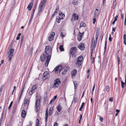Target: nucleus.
I'll use <instances>...</instances> for the list:
<instances>
[{
	"label": "nucleus",
	"instance_id": "19",
	"mask_svg": "<svg viewBox=\"0 0 126 126\" xmlns=\"http://www.w3.org/2000/svg\"><path fill=\"white\" fill-rule=\"evenodd\" d=\"M77 72V70L76 69H74L73 71L71 72V74L72 76V78L73 79L75 76Z\"/></svg>",
	"mask_w": 126,
	"mask_h": 126
},
{
	"label": "nucleus",
	"instance_id": "21",
	"mask_svg": "<svg viewBox=\"0 0 126 126\" xmlns=\"http://www.w3.org/2000/svg\"><path fill=\"white\" fill-rule=\"evenodd\" d=\"M33 4L32 2H31L29 4L27 8L29 10H30L32 8Z\"/></svg>",
	"mask_w": 126,
	"mask_h": 126
},
{
	"label": "nucleus",
	"instance_id": "58",
	"mask_svg": "<svg viewBox=\"0 0 126 126\" xmlns=\"http://www.w3.org/2000/svg\"><path fill=\"white\" fill-rule=\"evenodd\" d=\"M113 98L111 97L109 98V101H113Z\"/></svg>",
	"mask_w": 126,
	"mask_h": 126
},
{
	"label": "nucleus",
	"instance_id": "54",
	"mask_svg": "<svg viewBox=\"0 0 126 126\" xmlns=\"http://www.w3.org/2000/svg\"><path fill=\"white\" fill-rule=\"evenodd\" d=\"M54 100H55L54 99H52L50 102L49 104H51V103L53 102H54Z\"/></svg>",
	"mask_w": 126,
	"mask_h": 126
},
{
	"label": "nucleus",
	"instance_id": "64",
	"mask_svg": "<svg viewBox=\"0 0 126 126\" xmlns=\"http://www.w3.org/2000/svg\"><path fill=\"white\" fill-rule=\"evenodd\" d=\"M124 43L125 45H126V40H124Z\"/></svg>",
	"mask_w": 126,
	"mask_h": 126
},
{
	"label": "nucleus",
	"instance_id": "30",
	"mask_svg": "<svg viewBox=\"0 0 126 126\" xmlns=\"http://www.w3.org/2000/svg\"><path fill=\"white\" fill-rule=\"evenodd\" d=\"M59 49L62 51H64V48L63 47V46L62 45H60V46Z\"/></svg>",
	"mask_w": 126,
	"mask_h": 126
},
{
	"label": "nucleus",
	"instance_id": "39",
	"mask_svg": "<svg viewBox=\"0 0 126 126\" xmlns=\"http://www.w3.org/2000/svg\"><path fill=\"white\" fill-rule=\"evenodd\" d=\"M57 12L56 11H55L52 14L51 16V18H52L55 15V14L57 13Z\"/></svg>",
	"mask_w": 126,
	"mask_h": 126
},
{
	"label": "nucleus",
	"instance_id": "38",
	"mask_svg": "<svg viewBox=\"0 0 126 126\" xmlns=\"http://www.w3.org/2000/svg\"><path fill=\"white\" fill-rule=\"evenodd\" d=\"M16 107H14L13 110L12 111L13 113H14L16 112Z\"/></svg>",
	"mask_w": 126,
	"mask_h": 126
},
{
	"label": "nucleus",
	"instance_id": "59",
	"mask_svg": "<svg viewBox=\"0 0 126 126\" xmlns=\"http://www.w3.org/2000/svg\"><path fill=\"white\" fill-rule=\"evenodd\" d=\"M35 10H33V11H32V16H33V15H34V12L35 11Z\"/></svg>",
	"mask_w": 126,
	"mask_h": 126
},
{
	"label": "nucleus",
	"instance_id": "16",
	"mask_svg": "<svg viewBox=\"0 0 126 126\" xmlns=\"http://www.w3.org/2000/svg\"><path fill=\"white\" fill-rule=\"evenodd\" d=\"M94 17H96L98 15L99 13V12L98 10L96 8L94 10Z\"/></svg>",
	"mask_w": 126,
	"mask_h": 126
},
{
	"label": "nucleus",
	"instance_id": "29",
	"mask_svg": "<svg viewBox=\"0 0 126 126\" xmlns=\"http://www.w3.org/2000/svg\"><path fill=\"white\" fill-rule=\"evenodd\" d=\"M53 110V108H50L49 110V111H48V112H49V115H51V114H52V111Z\"/></svg>",
	"mask_w": 126,
	"mask_h": 126
},
{
	"label": "nucleus",
	"instance_id": "48",
	"mask_svg": "<svg viewBox=\"0 0 126 126\" xmlns=\"http://www.w3.org/2000/svg\"><path fill=\"white\" fill-rule=\"evenodd\" d=\"M85 91L84 90L83 92L82 95L81 97V98H83V97L84 95L85 94Z\"/></svg>",
	"mask_w": 126,
	"mask_h": 126
},
{
	"label": "nucleus",
	"instance_id": "43",
	"mask_svg": "<svg viewBox=\"0 0 126 126\" xmlns=\"http://www.w3.org/2000/svg\"><path fill=\"white\" fill-rule=\"evenodd\" d=\"M106 91L107 92H108L109 91V87L108 86H106Z\"/></svg>",
	"mask_w": 126,
	"mask_h": 126
},
{
	"label": "nucleus",
	"instance_id": "32",
	"mask_svg": "<svg viewBox=\"0 0 126 126\" xmlns=\"http://www.w3.org/2000/svg\"><path fill=\"white\" fill-rule=\"evenodd\" d=\"M34 92V91L32 90L31 89L29 92V95H31Z\"/></svg>",
	"mask_w": 126,
	"mask_h": 126
},
{
	"label": "nucleus",
	"instance_id": "17",
	"mask_svg": "<svg viewBox=\"0 0 126 126\" xmlns=\"http://www.w3.org/2000/svg\"><path fill=\"white\" fill-rule=\"evenodd\" d=\"M57 110L59 112H60L61 110L62 109V107L61 106L60 104H59L57 106L56 108Z\"/></svg>",
	"mask_w": 126,
	"mask_h": 126
},
{
	"label": "nucleus",
	"instance_id": "31",
	"mask_svg": "<svg viewBox=\"0 0 126 126\" xmlns=\"http://www.w3.org/2000/svg\"><path fill=\"white\" fill-rule=\"evenodd\" d=\"M107 41L106 40L105 41V47H104V52L105 53L106 51V48H107Z\"/></svg>",
	"mask_w": 126,
	"mask_h": 126
},
{
	"label": "nucleus",
	"instance_id": "22",
	"mask_svg": "<svg viewBox=\"0 0 126 126\" xmlns=\"http://www.w3.org/2000/svg\"><path fill=\"white\" fill-rule=\"evenodd\" d=\"M46 113L45 114V119H46V122H47V121L48 118V109H47L46 110Z\"/></svg>",
	"mask_w": 126,
	"mask_h": 126
},
{
	"label": "nucleus",
	"instance_id": "63",
	"mask_svg": "<svg viewBox=\"0 0 126 126\" xmlns=\"http://www.w3.org/2000/svg\"><path fill=\"white\" fill-rule=\"evenodd\" d=\"M58 125V124L56 122L55 123V124L53 126H57Z\"/></svg>",
	"mask_w": 126,
	"mask_h": 126
},
{
	"label": "nucleus",
	"instance_id": "52",
	"mask_svg": "<svg viewBox=\"0 0 126 126\" xmlns=\"http://www.w3.org/2000/svg\"><path fill=\"white\" fill-rule=\"evenodd\" d=\"M103 34H102H102H101V36H100V40H101V42L102 41V39H103Z\"/></svg>",
	"mask_w": 126,
	"mask_h": 126
},
{
	"label": "nucleus",
	"instance_id": "28",
	"mask_svg": "<svg viewBox=\"0 0 126 126\" xmlns=\"http://www.w3.org/2000/svg\"><path fill=\"white\" fill-rule=\"evenodd\" d=\"M86 24L84 22H82L80 24V27H85L86 26Z\"/></svg>",
	"mask_w": 126,
	"mask_h": 126
},
{
	"label": "nucleus",
	"instance_id": "56",
	"mask_svg": "<svg viewBox=\"0 0 126 126\" xmlns=\"http://www.w3.org/2000/svg\"><path fill=\"white\" fill-rule=\"evenodd\" d=\"M123 39L124 40H126V35L125 34H124L123 36Z\"/></svg>",
	"mask_w": 126,
	"mask_h": 126
},
{
	"label": "nucleus",
	"instance_id": "35",
	"mask_svg": "<svg viewBox=\"0 0 126 126\" xmlns=\"http://www.w3.org/2000/svg\"><path fill=\"white\" fill-rule=\"evenodd\" d=\"M46 0H43L41 2V4H42L44 6V4H45L46 3Z\"/></svg>",
	"mask_w": 126,
	"mask_h": 126
},
{
	"label": "nucleus",
	"instance_id": "24",
	"mask_svg": "<svg viewBox=\"0 0 126 126\" xmlns=\"http://www.w3.org/2000/svg\"><path fill=\"white\" fill-rule=\"evenodd\" d=\"M59 15L61 17L60 19H63V17H64L65 16L64 14H63L62 12L59 13Z\"/></svg>",
	"mask_w": 126,
	"mask_h": 126
},
{
	"label": "nucleus",
	"instance_id": "3",
	"mask_svg": "<svg viewBox=\"0 0 126 126\" xmlns=\"http://www.w3.org/2000/svg\"><path fill=\"white\" fill-rule=\"evenodd\" d=\"M52 52V48L51 47L49 46H47L45 47V51L44 53L50 55L51 56Z\"/></svg>",
	"mask_w": 126,
	"mask_h": 126
},
{
	"label": "nucleus",
	"instance_id": "9",
	"mask_svg": "<svg viewBox=\"0 0 126 126\" xmlns=\"http://www.w3.org/2000/svg\"><path fill=\"white\" fill-rule=\"evenodd\" d=\"M49 77V75L48 72L45 71L43 74V79L44 80H45L47 79Z\"/></svg>",
	"mask_w": 126,
	"mask_h": 126
},
{
	"label": "nucleus",
	"instance_id": "4",
	"mask_svg": "<svg viewBox=\"0 0 126 126\" xmlns=\"http://www.w3.org/2000/svg\"><path fill=\"white\" fill-rule=\"evenodd\" d=\"M14 51V49L12 48L10 49L9 52H8V57L9 58V62H10L11 61V60Z\"/></svg>",
	"mask_w": 126,
	"mask_h": 126
},
{
	"label": "nucleus",
	"instance_id": "5",
	"mask_svg": "<svg viewBox=\"0 0 126 126\" xmlns=\"http://www.w3.org/2000/svg\"><path fill=\"white\" fill-rule=\"evenodd\" d=\"M54 83L53 87L54 88L58 87L59 86V84L60 83L59 79H57L54 80Z\"/></svg>",
	"mask_w": 126,
	"mask_h": 126
},
{
	"label": "nucleus",
	"instance_id": "14",
	"mask_svg": "<svg viewBox=\"0 0 126 126\" xmlns=\"http://www.w3.org/2000/svg\"><path fill=\"white\" fill-rule=\"evenodd\" d=\"M97 42V41H96V40L95 41H94V42H93L92 40V43L91 44L92 50H93V49H94L95 48L96 46Z\"/></svg>",
	"mask_w": 126,
	"mask_h": 126
},
{
	"label": "nucleus",
	"instance_id": "50",
	"mask_svg": "<svg viewBox=\"0 0 126 126\" xmlns=\"http://www.w3.org/2000/svg\"><path fill=\"white\" fill-rule=\"evenodd\" d=\"M95 18L96 17H94V18L93 19V23L94 24L95 23L96 20V18Z\"/></svg>",
	"mask_w": 126,
	"mask_h": 126
},
{
	"label": "nucleus",
	"instance_id": "10",
	"mask_svg": "<svg viewBox=\"0 0 126 126\" xmlns=\"http://www.w3.org/2000/svg\"><path fill=\"white\" fill-rule=\"evenodd\" d=\"M78 18L79 16L77 14L75 13L72 16V18L71 19V21L72 22L76 20H78Z\"/></svg>",
	"mask_w": 126,
	"mask_h": 126
},
{
	"label": "nucleus",
	"instance_id": "37",
	"mask_svg": "<svg viewBox=\"0 0 126 126\" xmlns=\"http://www.w3.org/2000/svg\"><path fill=\"white\" fill-rule=\"evenodd\" d=\"M13 103V102L12 101H11L10 103V104L9 107H8V109L9 110L11 109V106H12V105Z\"/></svg>",
	"mask_w": 126,
	"mask_h": 126
},
{
	"label": "nucleus",
	"instance_id": "57",
	"mask_svg": "<svg viewBox=\"0 0 126 126\" xmlns=\"http://www.w3.org/2000/svg\"><path fill=\"white\" fill-rule=\"evenodd\" d=\"M39 120L38 119H36V124H39Z\"/></svg>",
	"mask_w": 126,
	"mask_h": 126
},
{
	"label": "nucleus",
	"instance_id": "60",
	"mask_svg": "<svg viewBox=\"0 0 126 126\" xmlns=\"http://www.w3.org/2000/svg\"><path fill=\"white\" fill-rule=\"evenodd\" d=\"M93 50H92L91 53V56H90V57H91V59H92V54H93Z\"/></svg>",
	"mask_w": 126,
	"mask_h": 126
},
{
	"label": "nucleus",
	"instance_id": "25",
	"mask_svg": "<svg viewBox=\"0 0 126 126\" xmlns=\"http://www.w3.org/2000/svg\"><path fill=\"white\" fill-rule=\"evenodd\" d=\"M121 87L122 88H124V86H125L126 84L123 82L122 79L121 80Z\"/></svg>",
	"mask_w": 126,
	"mask_h": 126
},
{
	"label": "nucleus",
	"instance_id": "45",
	"mask_svg": "<svg viewBox=\"0 0 126 126\" xmlns=\"http://www.w3.org/2000/svg\"><path fill=\"white\" fill-rule=\"evenodd\" d=\"M73 100L75 102H77V101L78 99L76 97H74Z\"/></svg>",
	"mask_w": 126,
	"mask_h": 126
},
{
	"label": "nucleus",
	"instance_id": "18",
	"mask_svg": "<svg viewBox=\"0 0 126 126\" xmlns=\"http://www.w3.org/2000/svg\"><path fill=\"white\" fill-rule=\"evenodd\" d=\"M82 34L80 32H79V33L78 34V36L77 38L78 40L79 41H80L82 39Z\"/></svg>",
	"mask_w": 126,
	"mask_h": 126
},
{
	"label": "nucleus",
	"instance_id": "23",
	"mask_svg": "<svg viewBox=\"0 0 126 126\" xmlns=\"http://www.w3.org/2000/svg\"><path fill=\"white\" fill-rule=\"evenodd\" d=\"M26 114V113L25 110H23L21 113V116L22 117H24Z\"/></svg>",
	"mask_w": 126,
	"mask_h": 126
},
{
	"label": "nucleus",
	"instance_id": "62",
	"mask_svg": "<svg viewBox=\"0 0 126 126\" xmlns=\"http://www.w3.org/2000/svg\"><path fill=\"white\" fill-rule=\"evenodd\" d=\"M3 89V87L1 86L0 89V92L2 91Z\"/></svg>",
	"mask_w": 126,
	"mask_h": 126
},
{
	"label": "nucleus",
	"instance_id": "61",
	"mask_svg": "<svg viewBox=\"0 0 126 126\" xmlns=\"http://www.w3.org/2000/svg\"><path fill=\"white\" fill-rule=\"evenodd\" d=\"M85 104V103L84 102H83L82 103V104L81 106V107H83L84 105Z\"/></svg>",
	"mask_w": 126,
	"mask_h": 126
},
{
	"label": "nucleus",
	"instance_id": "26",
	"mask_svg": "<svg viewBox=\"0 0 126 126\" xmlns=\"http://www.w3.org/2000/svg\"><path fill=\"white\" fill-rule=\"evenodd\" d=\"M73 83L74 84V89H76L77 87V83L76 81H73Z\"/></svg>",
	"mask_w": 126,
	"mask_h": 126
},
{
	"label": "nucleus",
	"instance_id": "41",
	"mask_svg": "<svg viewBox=\"0 0 126 126\" xmlns=\"http://www.w3.org/2000/svg\"><path fill=\"white\" fill-rule=\"evenodd\" d=\"M95 58L94 57H93L92 59H91V61H92V63H94V62L95 61Z\"/></svg>",
	"mask_w": 126,
	"mask_h": 126
},
{
	"label": "nucleus",
	"instance_id": "1",
	"mask_svg": "<svg viewBox=\"0 0 126 126\" xmlns=\"http://www.w3.org/2000/svg\"><path fill=\"white\" fill-rule=\"evenodd\" d=\"M51 57L50 55L44 52L42 54L40 57V60L42 62L46 61L45 65L47 67L48 66Z\"/></svg>",
	"mask_w": 126,
	"mask_h": 126
},
{
	"label": "nucleus",
	"instance_id": "42",
	"mask_svg": "<svg viewBox=\"0 0 126 126\" xmlns=\"http://www.w3.org/2000/svg\"><path fill=\"white\" fill-rule=\"evenodd\" d=\"M24 38H21L20 42V45H21L22 44H23V42L24 41Z\"/></svg>",
	"mask_w": 126,
	"mask_h": 126
},
{
	"label": "nucleus",
	"instance_id": "7",
	"mask_svg": "<svg viewBox=\"0 0 126 126\" xmlns=\"http://www.w3.org/2000/svg\"><path fill=\"white\" fill-rule=\"evenodd\" d=\"M40 103V99H37L36 101L35 104V109L37 110L36 112H37L39 109Z\"/></svg>",
	"mask_w": 126,
	"mask_h": 126
},
{
	"label": "nucleus",
	"instance_id": "15",
	"mask_svg": "<svg viewBox=\"0 0 126 126\" xmlns=\"http://www.w3.org/2000/svg\"><path fill=\"white\" fill-rule=\"evenodd\" d=\"M100 29L98 28H97L96 29L95 34V37L96 38V40L97 41V39L98 38V35L99 34Z\"/></svg>",
	"mask_w": 126,
	"mask_h": 126
},
{
	"label": "nucleus",
	"instance_id": "20",
	"mask_svg": "<svg viewBox=\"0 0 126 126\" xmlns=\"http://www.w3.org/2000/svg\"><path fill=\"white\" fill-rule=\"evenodd\" d=\"M79 48L81 50H84L85 48V46L84 44H79Z\"/></svg>",
	"mask_w": 126,
	"mask_h": 126
},
{
	"label": "nucleus",
	"instance_id": "51",
	"mask_svg": "<svg viewBox=\"0 0 126 126\" xmlns=\"http://www.w3.org/2000/svg\"><path fill=\"white\" fill-rule=\"evenodd\" d=\"M118 17V16L117 15H116L114 17V21H116L117 20V17Z\"/></svg>",
	"mask_w": 126,
	"mask_h": 126
},
{
	"label": "nucleus",
	"instance_id": "47",
	"mask_svg": "<svg viewBox=\"0 0 126 126\" xmlns=\"http://www.w3.org/2000/svg\"><path fill=\"white\" fill-rule=\"evenodd\" d=\"M33 16H31V18H30V19L29 21V23H30V22H31L32 20V19L33 17Z\"/></svg>",
	"mask_w": 126,
	"mask_h": 126
},
{
	"label": "nucleus",
	"instance_id": "53",
	"mask_svg": "<svg viewBox=\"0 0 126 126\" xmlns=\"http://www.w3.org/2000/svg\"><path fill=\"white\" fill-rule=\"evenodd\" d=\"M99 119H100V120L101 122H103V118L102 117H99Z\"/></svg>",
	"mask_w": 126,
	"mask_h": 126
},
{
	"label": "nucleus",
	"instance_id": "8",
	"mask_svg": "<svg viewBox=\"0 0 126 126\" xmlns=\"http://www.w3.org/2000/svg\"><path fill=\"white\" fill-rule=\"evenodd\" d=\"M83 59V57L82 56H79L77 60V63L76 64L78 66H80L82 62V61Z\"/></svg>",
	"mask_w": 126,
	"mask_h": 126
},
{
	"label": "nucleus",
	"instance_id": "34",
	"mask_svg": "<svg viewBox=\"0 0 126 126\" xmlns=\"http://www.w3.org/2000/svg\"><path fill=\"white\" fill-rule=\"evenodd\" d=\"M69 69V67H67L65 69H64V70L63 71L65 73L67 72V71H68V70Z\"/></svg>",
	"mask_w": 126,
	"mask_h": 126
},
{
	"label": "nucleus",
	"instance_id": "12",
	"mask_svg": "<svg viewBox=\"0 0 126 126\" xmlns=\"http://www.w3.org/2000/svg\"><path fill=\"white\" fill-rule=\"evenodd\" d=\"M30 99H27L26 97L24 99V105L25 106H27V107L29 106V104Z\"/></svg>",
	"mask_w": 126,
	"mask_h": 126
},
{
	"label": "nucleus",
	"instance_id": "33",
	"mask_svg": "<svg viewBox=\"0 0 126 126\" xmlns=\"http://www.w3.org/2000/svg\"><path fill=\"white\" fill-rule=\"evenodd\" d=\"M72 3L74 5H76L78 4V2L77 1H74V0H73L72 2Z\"/></svg>",
	"mask_w": 126,
	"mask_h": 126
},
{
	"label": "nucleus",
	"instance_id": "11",
	"mask_svg": "<svg viewBox=\"0 0 126 126\" xmlns=\"http://www.w3.org/2000/svg\"><path fill=\"white\" fill-rule=\"evenodd\" d=\"M45 6L43 5V4H40L39 7V12L38 14L39 15H40L42 11Z\"/></svg>",
	"mask_w": 126,
	"mask_h": 126
},
{
	"label": "nucleus",
	"instance_id": "27",
	"mask_svg": "<svg viewBox=\"0 0 126 126\" xmlns=\"http://www.w3.org/2000/svg\"><path fill=\"white\" fill-rule=\"evenodd\" d=\"M37 88V85H34L32 87L31 89L32 90L34 91Z\"/></svg>",
	"mask_w": 126,
	"mask_h": 126
},
{
	"label": "nucleus",
	"instance_id": "6",
	"mask_svg": "<svg viewBox=\"0 0 126 126\" xmlns=\"http://www.w3.org/2000/svg\"><path fill=\"white\" fill-rule=\"evenodd\" d=\"M77 49L76 47H72L70 49L69 53L70 56L71 54L72 56L73 57L74 55V54H75L76 52Z\"/></svg>",
	"mask_w": 126,
	"mask_h": 126
},
{
	"label": "nucleus",
	"instance_id": "2",
	"mask_svg": "<svg viewBox=\"0 0 126 126\" xmlns=\"http://www.w3.org/2000/svg\"><path fill=\"white\" fill-rule=\"evenodd\" d=\"M63 68V67L62 66L59 65L56 67L53 71L55 74H58L61 72Z\"/></svg>",
	"mask_w": 126,
	"mask_h": 126
},
{
	"label": "nucleus",
	"instance_id": "46",
	"mask_svg": "<svg viewBox=\"0 0 126 126\" xmlns=\"http://www.w3.org/2000/svg\"><path fill=\"white\" fill-rule=\"evenodd\" d=\"M111 34H110V37L109 38V40L110 41H112V38L111 37Z\"/></svg>",
	"mask_w": 126,
	"mask_h": 126
},
{
	"label": "nucleus",
	"instance_id": "49",
	"mask_svg": "<svg viewBox=\"0 0 126 126\" xmlns=\"http://www.w3.org/2000/svg\"><path fill=\"white\" fill-rule=\"evenodd\" d=\"M60 36H61L62 37H64V35L63 34V32H61L60 33Z\"/></svg>",
	"mask_w": 126,
	"mask_h": 126
},
{
	"label": "nucleus",
	"instance_id": "13",
	"mask_svg": "<svg viewBox=\"0 0 126 126\" xmlns=\"http://www.w3.org/2000/svg\"><path fill=\"white\" fill-rule=\"evenodd\" d=\"M55 33L54 32H52L50 34L49 37V40L50 41H52L53 39L54 36L55 35Z\"/></svg>",
	"mask_w": 126,
	"mask_h": 126
},
{
	"label": "nucleus",
	"instance_id": "44",
	"mask_svg": "<svg viewBox=\"0 0 126 126\" xmlns=\"http://www.w3.org/2000/svg\"><path fill=\"white\" fill-rule=\"evenodd\" d=\"M124 24L125 25H126V13L125 14V17Z\"/></svg>",
	"mask_w": 126,
	"mask_h": 126
},
{
	"label": "nucleus",
	"instance_id": "40",
	"mask_svg": "<svg viewBox=\"0 0 126 126\" xmlns=\"http://www.w3.org/2000/svg\"><path fill=\"white\" fill-rule=\"evenodd\" d=\"M59 113L58 111H56V112L55 113V116L56 117H58L59 116Z\"/></svg>",
	"mask_w": 126,
	"mask_h": 126
},
{
	"label": "nucleus",
	"instance_id": "55",
	"mask_svg": "<svg viewBox=\"0 0 126 126\" xmlns=\"http://www.w3.org/2000/svg\"><path fill=\"white\" fill-rule=\"evenodd\" d=\"M61 19H60V17H59V18H58V19H57V22L58 23H59L60 22V21Z\"/></svg>",
	"mask_w": 126,
	"mask_h": 126
},
{
	"label": "nucleus",
	"instance_id": "36",
	"mask_svg": "<svg viewBox=\"0 0 126 126\" xmlns=\"http://www.w3.org/2000/svg\"><path fill=\"white\" fill-rule=\"evenodd\" d=\"M33 49V48L32 47L31 48L30 52L29 53V54H30V55H31L32 54V53Z\"/></svg>",
	"mask_w": 126,
	"mask_h": 126
}]
</instances>
